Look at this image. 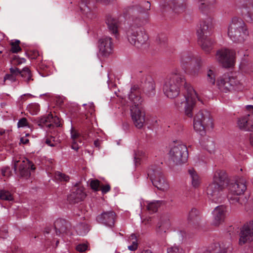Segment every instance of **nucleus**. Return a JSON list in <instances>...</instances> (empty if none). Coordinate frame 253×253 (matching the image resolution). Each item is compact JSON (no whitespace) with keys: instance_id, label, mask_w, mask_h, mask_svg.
Wrapping results in <instances>:
<instances>
[{"instance_id":"obj_1","label":"nucleus","mask_w":253,"mask_h":253,"mask_svg":"<svg viewBox=\"0 0 253 253\" xmlns=\"http://www.w3.org/2000/svg\"><path fill=\"white\" fill-rule=\"evenodd\" d=\"M128 98L132 104L131 115L133 124L136 127L140 129L145 122V113L142 107L143 99L141 96V89L138 85L131 86Z\"/></svg>"},{"instance_id":"obj_2","label":"nucleus","mask_w":253,"mask_h":253,"mask_svg":"<svg viewBox=\"0 0 253 253\" xmlns=\"http://www.w3.org/2000/svg\"><path fill=\"white\" fill-rule=\"evenodd\" d=\"M228 183V176L225 170L218 169L215 171L212 182L209 184L207 189V193L209 198L215 203L220 202L223 190Z\"/></svg>"},{"instance_id":"obj_3","label":"nucleus","mask_w":253,"mask_h":253,"mask_svg":"<svg viewBox=\"0 0 253 253\" xmlns=\"http://www.w3.org/2000/svg\"><path fill=\"white\" fill-rule=\"evenodd\" d=\"M212 27V19L211 17L201 20L197 26V33L199 44L206 53H209L212 49L213 41L209 37Z\"/></svg>"},{"instance_id":"obj_4","label":"nucleus","mask_w":253,"mask_h":253,"mask_svg":"<svg viewBox=\"0 0 253 253\" xmlns=\"http://www.w3.org/2000/svg\"><path fill=\"white\" fill-rule=\"evenodd\" d=\"M183 85L185 88L190 85L180 74L171 73L165 80L163 88L164 93L168 97L174 98L179 94L180 87Z\"/></svg>"},{"instance_id":"obj_5","label":"nucleus","mask_w":253,"mask_h":253,"mask_svg":"<svg viewBox=\"0 0 253 253\" xmlns=\"http://www.w3.org/2000/svg\"><path fill=\"white\" fill-rule=\"evenodd\" d=\"M228 35L235 42H244L249 36V32L244 21L240 18H232L228 28Z\"/></svg>"},{"instance_id":"obj_6","label":"nucleus","mask_w":253,"mask_h":253,"mask_svg":"<svg viewBox=\"0 0 253 253\" xmlns=\"http://www.w3.org/2000/svg\"><path fill=\"white\" fill-rule=\"evenodd\" d=\"M187 95H179L175 101V104L177 108L180 109L184 106L185 114L189 118L193 117L194 107L195 105L196 93L190 85L185 88Z\"/></svg>"},{"instance_id":"obj_7","label":"nucleus","mask_w":253,"mask_h":253,"mask_svg":"<svg viewBox=\"0 0 253 253\" xmlns=\"http://www.w3.org/2000/svg\"><path fill=\"white\" fill-rule=\"evenodd\" d=\"M229 188L231 193L228 195V198L231 203L243 205L246 202V198L242 195L247 189L245 179L241 178L231 183Z\"/></svg>"},{"instance_id":"obj_8","label":"nucleus","mask_w":253,"mask_h":253,"mask_svg":"<svg viewBox=\"0 0 253 253\" xmlns=\"http://www.w3.org/2000/svg\"><path fill=\"white\" fill-rule=\"evenodd\" d=\"M128 41L137 48L144 44L148 39L142 28L131 25L126 31Z\"/></svg>"},{"instance_id":"obj_9","label":"nucleus","mask_w":253,"mask_h":253,"mask_svg":"<svg viewBox=\"0 0 253 253\" xmlns=\"http://www.w3.org/2000/svg\"><path fill=\"white\" fill-rule=\"evenodd\" d=\"M147 175L153 185L158 189L164 191L169 188L168 183L161 169L157 166H151L148 169Z\"/></svg>"},{"instance_id":"obj_10","label":"nucleus","mask_w":253,"mask_h":253,"mask_svg":"<svg viewBox=\"0 0 253 253\" xmlns=\"http://www.w3.org/2000/svg\"><path fill=\"white\" fill-rule=\"evenodd\" d=\"M212 122L209 112L206 110L200 111L195 116L193 122L194 129L201 135L205 133L207 127L212 126Z\"/></svg>"},{"instance_id":"obj_11","label":"nucleus","mask_w":253,"mask_h":253,"mask_svg":"<svg viewBox=\"0 0 253 253\" xmlns=\"http://www.w3.org/2000/svg\"><path fill=\"white\" fill-rule=\"evenodd\" d=\"M170 160L176 165L186 162L188 153L186 145L178 144L172 147L169 152Z\"/></svg>"},{"instance_id":"obj_12","label":"nucleus","mask_w":253,"mask_h":253,"mask_svg":"<svg viewBox=\"0 0 253 253\" xmlns=\"http://www.w3.org/2000/svg\"><path fill=\"white\" fill-rule=\"evenodd\" d=\"M240 82L236 78L224 74L217 81V85L220 91L227 93L238 89Z\"/></svg>"},{"instance_id":"obj_13","label":"nucleus","mask_w":253,"mask_h":253,"mask_svg":"<svg viewBox=\"0 0 253 253\" xmlns=\"http://www.w3.org/2000/svg\"><path fill=\"white\" fill-rule=\"evenodd\" d=\"M180 61L182 65L189 69L194 66V74L198 73L202 64L201 59L194 57L192 53L188 52H183L181 54Z\"/></svg>"},{"instance_id":"obj_14","label":"nucleus","mask_w":253,"mask_h":253,"mask_svg":"<svg viewBox=\"0 0 253 253\" xmlns=\"http://www.w3.org/2000/svg\"><path fill=\"white\" fill-rule=\"evenodd\" d=\"M18 166L19 175L21 177L25 178H28L31 175V169L34 170L36 169L33 163L28 159H25L22 162L16 161L13 166V169L15 173H17Z\"/></svg>"},{"instance_id":"obj_15","label":"nucleus","mask_w":253,"mask_h":253,"mask_svg":"<svg viewBox=\"0 0 253 253\" xmlns=\"http://www.w3.org/2000/svg\"><path fill=\"white\" fill-rule=\"evenodd\" d=\"M235 52L228 49H221L216 52V58L225 68L230 67L234 63Z\"/></svg>"},{"instance_id":"obj_16","label":"nucleus","mask_w":253,"mask_h":253,"mask_svg":"<svg viewBox=\"0 0 253 253\" xmlns=\"http://www.w3.org/2000/svg\"><path fill=\"white\" fill-rule=\"evenodd\" d=\"M237 6L242 9V14L248 23H253V0H237Z\"/></svg>"},{"instance_id":"obj_17","label":"nucleus","mask_w":253,"mask_h":253,"mask_svg":"<svg viewBox=\"0 0 253 253\" xmlns=\"http://www.w3.org/2000/svg\"><path fill=\"white\" fill-rule=\"evenodd\" d=\"M99 54L103 57L109 56L113 52V45L112 38L103 37L98 41Z\"/></svg>"},{"instance_id":"obj_18","label":"nucleus","mask_w":253,"mask_h":253,"mask_svg":"<svg viewBox=\"0 0 253 253\" xmlns=\"http://www.w3.org/2000/svg\"><path fill=\"white\" fill-rule=\"evenodd\" d=\"M141 87L144 92L148 96L152 97L155 95V84L152 77L146 75L141 79Z\"/></svg>"},{"instance_id":"obj_19","label":"nucleus","mask_w":253,"mask_h":253,"mask_svg":"<svg viewBox=\"0 0 253 253\" xmlns=\"http://www.w3.org/2000/svg\"><path fill=\"white\" fill-rule=\"evenodd\" d=\"M253 241V220L244 225L240 233L239 244H244Z\"/></svg>"},{"instance_id":"obj_20","label":"nucleus","mask_w":253,"mask_h":253,"mask_svg":"<svg viewBox=\"0 0 253 253\" xmlns=\"http://www.w3.org/2000/svg\"><path fill=\"white\" fill-rule=\"evenodd\" d=\"M116 213L113 211L102 212L96 217L97 221L109 227H112L115 224Z\"/></svg>"},{"instance_id":"obj_21","label":"nucleus","mask_w":253,"mask_h":253,"mask_svg":"<svg viewBox=\"0 0 253 253\" xmlns=\"http://www.w3.org/2000/svg\"><path fill=\"white\" fill-rule=\"evenodd\" d=\"M86 196L83 187H75L68 196L67 200L70 204H76L83 201Z\"/></svg>"},{"instance_id":"obj_22","label":"nucleus","mask_w":253,"mask_h":253,"mask_svg":"<svg viewBox=\"0 0 253 253\" xmlns=\"http://www.w3.org/2000/svg\"><path fill=\"white\" fill-rule=\"evenodd\" d=\"M228 247L223 243H215L211 244L208 248L198 250L197 253H227Z\"/></svg>"},{"instance_id":"obj_23","label":"nucleus","mask_w":253,"mask_h":253,"mask_svg":"<svg viewBox=\"0 0 253 253\" xmlns=\"http://www.w3.org/2000/svg\"><path fill=\"white\" fill-rule=\"evenodd\" d=\"M238 125L241 129L246 131H253V115H246L240 118Z\"/></svg>"},{"instance_id":"obj_24","label":"nucleus","mask_w":253,"mask_h":253,"mask_svg":"<svg viewBox=\"0 0 253 253\" xmlns=\"http://www.w3.org/2000/svg\"><path fill=\"white\" fill-rule=\"evenodd\" d=\"M170 226V222L168 216H162L158 223L156 233L158 236L165 237V234Z\"/></svg>"},{"instance_id":"obj_25","label":"nucleus","mask_w":253,"mask_h":253,"mask_svg":"<svg viewBox=\"0 0 253 253\" xmlns=\"http://www.w3.org/2000/svg\"><path fill=\"white\" fill-rule=\"evenodd\" d=\"M226 208L223 205L216 207L213 211L214 219L213 223L215 225H218L224 221L225 217Z\"/></svg>"},{"instance_id":"obj_26","label":"nucleus","mask_w":253,"mask_h":253,"mask_svg":"<svg viewBox=\"0 0 253 253\" xmlns=\"http://www.w3.org/2000/svg\"><path fill=\"white\" fill-rule=\"evenodd\" d=\"M199 9L205 14H207L213 8L216 2L215 0H199Z\"/></svg>"},{"instance_id":"obj_27","label":"nucleus","mask_w":253,"mask_h":253,"mask_svg":"<svg viewBox=\"0 0 253 253\" xmlns=\"http://www.w3.org/2000/svg\"><path fill=\"white\" fill-rule=\"evenodd\" d=\"M106 23L108 26L109 31L112 34L117 35L118 28V20L110 15L107 16Z\"/></svg>"},{"instance_id":"obj_28","label":"nucleus","mask_w":253,"mask_h":253,"mask_svg":"<svg viewBox=\"0 0 253 253\" xmlns=\"http://www.w3.org/2000/svg\"><path fill=\"white\" fill-rule=\"evenodd\" d=\"M54 226L57 235L65 233L67 231V222L64 219H57L54 222Z\"/></svg>"},{"instance_id":"obj_29","label":"nucleus","mask_w":253,"mask_h":253,"mask_svg":"<svg viewBox=\"0 0 253 253\" xmlns=\"http://www.w3.org/2000/svg\"><path fill=\"white\" fill-rule=\"evenodd\" d=\"M186 7V3L183 0H174L171 6L173 12L177 14L184 12Z\"/></svg>"},{"instance_id":"obj_30","label":"nucleus","mask_w":253,"mask_h":253,"mask_svg":"<svg viewBox=\"0 0 253 253\" xmlns=\"http://www.w3.org/2000/svg\"><path fill=\"white\" fill-rule=\"evenodd\" d=\"M200 220V211L195 208H192L189 211L188 220L193 224H198Z\"/></svg>"},{"instance_id":"obj_31","label":"nucleus","mask_w":253,"mask_h":253,"mask_svg":"<svg viewBox=\"0 0 253 253\" xmlns=\"http://www.w3.org/2000/svg\"><path fill=\"white\" fill-rule=\"evenodd\" d=\"M188 173L191 178L192 186L195 188L199 187L201 183V179L197 173L193 169H189Z\"/></svg>"},{"instance_id":"obj_32","label":"nucleus","mask_w":253,"mask_h":253,"mask_svg":"<svg viewBox=\"0 0 253 253\" xmlns=\"http://www.w3.org/2000/svg\"><path fill=\"white\" fill-rule=\"evenodd\" d=\"M20 76L23 78L24 81L28 84L30 81H33L32 74L29 68L25 67L20 71Z\"/></svg>"},{"instance_id":"obj_33","label":"nucleus","mask_w":253,"mask_h":253,"mask_svg":"<svg viewBox=\"0 0 253 253\" xmlns=\"http://www.w3.org/2000/svg\"><path fill=\"white\" fill-rule=\"evenodd\" d=\"M163 202V201H154L149 202L146 207L147 210L151 213L156 212Z\"/></svg>"},{"instance_id":"obj_34","label":"nucleus","mask_w":253,"mask_h":253,"mask_svg":"<svg viewBox=\"0 0 253 253\" xmlns=\"http://www.w3.org/2000/svg\"><path fill=\"white\" fill-rule=\"evenodd\" d=\"M52 118V115L49 114L46 116H43L41 118H38L33 120V122L37 124L38 126L42 127L43 125L47 123H51V119Z\"/></svg>"},{"instance_id":"obj_35","label":"nucleus","mask_w":253,"mask_h":253,"mask_svg":"<svg viewBox=\"0 0 253 253\" xmlns=\"http://www.w3.org/2000/svg\"><path fill=\"white\" fill-rule=\"evenodd\" d=\"M89 3L87 2V0H82L81 2L79 4L81 11L84 14L89 17L90 14V8L88 5Z\"/></svg>"},{"instance_id":"obj_36","label":"nucleus","mask_w":253,"mask_h":253,"mask_svg":"<svg viewBox=\"0 0 253 253\" xmlns=\"http://www.w3.org/2000/svg\"><path fill=\"white\" fill-rule=\"evenodd\" d=\"M20 43V41L18 40H16L14 42H11L10 43L11 46L10 51L13 53H17L21 51L22 48L19 45Z\"/></svg>"},{"instance_id":"obj_37","label":"nucleus","mask_w":253,"mask_h":253,"mask_svg":"<svg viewBox=\"0 0 253 253\" xmlns=\"http://www.w3.org/2000/svg\"><path fill=\"white\" fill-rule=\"evenodd\" d=\"M0 199L10 201L13 200V198L11 194L8 191L5 190H0Z\"/></svg>"},{"instance_id":"obj_38","label":"nucleus","mask_w":253,"mask_h":253,"mask_svg":"<svg viewBox=\"0 0 253 253\" xmlns=\"http://www.w3.org/2000/svg\"><path fill=\"white\" fill-rule=\"evenodd\" d=\"M77 230L79 234L84 235L88 232L89 228L87 224L85 223H81L78 225Z\"/></svg>"},{"instance_id":"obj_39","label":"nucleus","mask_w":253,"mask_h":253,"mask_svg":"<svg viewBox=\"0 0 253 253\" xmlns=\"http://www.w3.org/2000/svg\"><path fill=\"white\" fill-rule=\"evenodd\" d=\"M27 109L32 115H35L40 111V106L38 103H31L27 106Z\"/></svg>"},{"instance_id":"obj_40","label":"nucleus","mask_w":253,"mask_h":253,"mask_svg":"<svg viewBox=\"0 0 253 253\" xmlns=\"http://www.w3.org/2000/svg\"><path fill=\"white\" fill-rule=\"evenodd\" d=\"M207 80L209 84L213 85L215 82V72L213 70L209 69L207 73Z\"/></svg>"},{"instance_id":"obj_41","label":"nucleus","mask_w":253,"mask_h":253,"mask_svg":"<svg viewBox=\"0 0 253 253\" xmlns=\"http://www.w3.org/2000/svg\"><path fill=\"white\" fill-rule=\"evenodd\" d=\"M101 183L98 179H92L90 181V186L91 188L94 191H98L100 190Z\"/></svg>"},{"instance_id":"obj_42","label":"nucleus","mask_w":253,"mask_h":253,"mask_svg":"<svg viewBox=\"0 0 253 253\" xmlns=\"http://www.w3.org/2000/svg\"><path fill=\"white\" fill-rule=\"evenodd\" d=\"M11 61L13 65L17 66L25 63L26 62V59L24 58H20L18 56L14 55L12 57Z\"/></svg>"},{"instance_id":"obj_43","label":"nucleus","mask_w":253,"mask_h":253,"mask_svg":"<svg viewBox=\"0 0 253 253\" xmlns=\"http://www.w3.org/2000/svg\"><path fill=\"white\" fill-rule=\"evenodd\" d=\"M55 178L56 179L60 181H68L69 180V176L59 171H57L55 172Z\"/></svg>"},{"instance_id":"obj_44","label":"nucleus","mask_w":253,"mask_h":253,"mask_svg":"<svg viewBox=\"0 0 253 253\" xmlns=\"http://www.w3.org/2000/svg\"><path fill=\"white\" fill-rule=\"evenodd\" d=\"M93 132V131L91 124H89L87 127L84 128L83 132L84 137H92Z\"/></svg>"},{"instance_id":"obj_45","label":"nucleus","mask_w":253,"mask_h":253,"mask_svg":"<svg viewBox=\"0 0 253 253\" xmlns=\"http://www.w3.org/2000/svg\"><path fill=\"white\" fill-rule=\"evenodd\" d=\"M167 253H183V250L177 246H172L167 249Z\"/></svg>"},{"instance_id":"obj_46","label":"nucleus","mask_w":253,"mask_h":253,"mask_svg":"<svg viewBox=\"0 0 253 253\" xmlns=\"http://www.w3.org/2000/svg\"><path fill=\"white\" fill-rule=\"evenodd\" d=\"M6 80H9L11 82L13 83L16 82L17 80L16 77L14 76L13 75H11L10 74H6L3 78V83L2 84H5V82Z\"/></svg>"},{"instance_id":"obj_47","label":"nucleus","mask_w":253,"mask_h":253,"mask_svg":"<svg viewBox=\"0 0 253 253\" xmlns=\"http://www.w3.org/2000/svg\"><path fill=\"white\" fill-rule=\"evenodd\" d=\"M77 251L80 252H84L86 251L88 249L87 243L79 244L76 246Z\"/></svg>"},{"instance_id":"obj_48","label":"nucleus","mask_w":253,"mask_h":253,"mask_svg":"<svg viewBox=\"0 0 253 253\" xmlns=\"http://www.w3.org/2000/svg\"><path fill=\"white\" fill-rule=\"evenodd\" d=\"M27 126H29V124L26 118H22L19 120L17 123L18 127H23Z\"/></svg>"},{"instance_id":"obj_49","label":"nucleus","mask_w":253,"mask_h":253,"mask_svg":"<svg viewBox=\"0 0 253 253\" xmlns=\"http://www.w3.org/2000/svg\"><path fill=\"white\" fill-rule=\"evenodd\" d=\"M27 56L31 59H36L39 56V53L37 50H32L26 52Z\"/></svg>"},{"instance_id":"obj_50","label":"nucleus","mask_w":253,"mask_h":253,"mask_svg":"<svg viewBox=\"0 0 253 253\" xmlns=\"http://www.w3.org/2000/svg\"><path fill=\"white\" fill-rule=\"evenodd\" d=\"M1 173L3 176L8 177L11 175L10 168L5 167L1 169Z\"/></svg>"},{"instance_id":"obj_51","label":"nucleus","mask_w":253,"mask_h":253,"mask_svg":"<svg viewBox=\"0 0 253 253\" xmlns=\"http://www.w3.org/2000/svg\"><path fill=\"white\" fill-rule=\"evenodd\" d=\"M111 189L110 185L108 184L103 185L101 184L100 189L103 194H105L108 192Z\"/></svg>"},{"instance_id":"obj_52","label":"nucleus","mask_w":253,"mask_h":253,"mask_svg":"<svg viewBox=\"0 0 253 253\" xmlns=\"http://www.w3.org/2000/svg\"><path fill=\"white\" fill-rule=\"evenodd\" d=\"M20 71L21 70H20L19 68L17 67H11L9 69L10 74L13 75L14 76H15V77H16V76L18 75H20Z\"/></svg>"},{"instance_id":"obj_53","label":"nucleus","mask_w":253,"mask_h":253,"mask_svg":"<svg viewBox=\"0 0 253 253\" xmlns=\"http://www.w3.org/2000/svg\"><path fill=\"white\" fill-rule=\"evenodd\" d=\"M157 40L158 41L160 44H165L167 41V38L165 36V35L162 34L159 35L157 39Z\"/></svg>"},{"instance_id":"obj_54","label":"nucleus","mask_w":253,"mask_h":253,"mask_svg":"<svg viewBox=\"0 0 253 253\" xmlns=\"http://www.w3.org/2000/svg\"><path fill=\"white\" fill-rule=\"evenodd\" d=\"M51 122H53L57 127L61 126L59 118L57 116L53 117L52 116V118L51 119Z\"/></svg>"},{"instance_id":"obj_55","label":"nucleus","mask_w":253,"mask_h":253,"mask_svg":"<svg viewBox=\"0 0 253 253\" xmlns=\"http://www.w3.org/2000/svg\"><path fill=\"white\" fill-rule=\"evenodd\" d=\"M151 3L149 1H146L144 3V7L143 9L141 11L142 12H145L150 9Z\"/></svg>"},{"instance_id":"obj_56","label":"nucleus","mask_w":253,"mask_h":253,"mask_svg":"<svg viewBox=\"0 0 253 253\" xmlns=\"http://www.w3.org/2000/svg\"><path fill=\"white\" fill-rule=\"evenodd\" d=\"M71 133L73 141H76L79 137L80 134L76 131L72 130Z\"/></svg>"},{"instance_id":"obj_57","label":"nucleus","mask_w":253,"mask_h":253,"mask_svg":"<svg viewBox=\"0 0 253 253\" xmlns=\"http://www.w3.org/2000/svg\"><path fill=\"white\" fill-rule=\"evenodd\" d=\"M134 161L135 166H137L140 164V158L137 156L135 152L134 153Z\"/></svg>"},{"instance_id":"obj_58","label":"nucleus","mask_w":253,"mask_h":253,"mask_svg":"<svg viewBox=\"0 0 253 253\" xmlns=\"http://www.w3.org/2000/svg\"><path fill=\"white\" fill-rule=\"evenodd\" d=\"M45 143L50 147H55L56 144L52 142L51 139L49 138L46 139Z\"/></svg>"},{"instance_id":"obj_59","label":"nucleus","mask_w":253,"mask_h":253,"mask_svg":"<svg viewBox=\"0 0 253 253\" xmlns=\"http://www.w3.org/2000/svg\"><path fill=\"white\" fill-rule=\"evenodd\" d=\"M71 147L73 149L78 151L79 149V146H78V144L77 143V142L76 141H73Z\"/></svg>"},{"instance_id":"obj_60","label":"nucleus","mask_w":253,"mask_h":253,"mask_svg":"<svg viewBox=\"0 0 253 253\" xmlns=\"http://www.w3.org/2000/svg\"><path fill=\"white\" fill-rule=\"evenodd\" d=\"M29 143V140L26 137H22L20 138V143L27 144Z\"/></svg>"},{"instance_id":"obj_61","label":"nucleus","mask_w":253,"mask_h":253,"mask_svg":"<svg viewBox=\"0 0 253 253\" xmlns=\"http://www.w3.org/2000/svg\"><path fill=\"white\" fill-rule=\"evenodd\" d=\"M247 111L250 113L247 115H253V105H248L246 107Z\"/></svg>"},{"instance_id":"obj_62","label":"nucleus","mask_w":253,"mask_h":253,"mask_svg":"<svg viewBox=\"0 0 253 253\" xmlns=\"http://www.w3.org/2000/svg\"><path fill=\"white\" fill-rule=\"evenodd\" d=\"M96 1L102 3L104 4H107L111 0H96Z\"/></svg>"},{"instance_id":"obj_63","label":"nucleus","mask_w":253,"mask_h":253,"mask_svg":"<svg viewBox=\"0 0 253 253\" xmlns=\"http://www.w3.org/2000/svg\"><path fill=\"white\" fill-rule=\"evenodd\" d=\"M128 249L131 251H134L136 250L137 248H136V246L130 245L128 247Z\"/></svg>"},{"instance_id":"obj_64","label":"nucleus","mask_w":253,"mask_h":253,"mask_svg":"<svg viewBox=\"0 0 253 253\" xmlns=\"http://www.w3.org/2000/svg\"><path fill=\"white\" fill-rule=\"evenodd\" d=\"M250 141L251 145L253 146V133L250 134Z\"/></svg>"}]
</instances>
